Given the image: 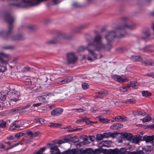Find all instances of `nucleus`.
Returning a JSON list of instances; mask_svg holds the SVG:
<instances>
[{
  "instance_id": "obj_1",
  "label": "nucleus",
  "mask_w": 154,
  "mask_h": 154,
  "mask_svg": "<svg viewBox=\"0 0 154 154\" xmlns=\"http://www.w3.org/2000/svg\"><path fill=\"white\" fill-rule=\"evenodd\" d=\"M135 24L131 25L125 24L116 26L113 30L108 32L105 35V38L107 42H110L114 38H120L124 37L126 33L125 30L128 29L133 30L136 28Z\"/></svg>"
},
{
  "instance_id": "obj_2",
  "label": "nucleus",
  "mask_w": 154,
  "mask_h": 154,
  "mask_svg": "<svg viewBox=\"0 0 154 154\" xmlns=\"http://www.w3.org/2000/svg\"><path fill=\"white\" fill-rule=\"evenodd\" d=\"M5 19L6 21L9 24L8 30L6 32L4 30L0 31V37H2L4 40H7L8 37L11 38L13 41H18L23 39V35L21 34H17L15 35H12L13 28L12 24L14 21L15 19L9 14L5 15Z\"/></svg>"
},
{
  "instance_id": "obj_3",
  "label": "nucleus",
  "mask_w": 154,
  "mask_h": 154,
  "mask_svg": "<svg viewBox=\"0 0 154 154\" xmlns=\"http://www.w3.org/2000/svg\"><path fill=\"white\" fill-rule=\"evenodd\" d=\"M9 57L8 54L0 53V71L1 72H4L6 70V65L8 63Z\"/></svg>"
},
{
  "instance_id": "obj_4",
  "label": "nucleus",
  "mask_w": 154,
  "mask_h": 154,
  "mask_svg": "<svg viewBox=\"0 0 154 154\" xmlns=\"http://www.w3.org/2000/svg\"><path fill=\"white\" fill-rule=\"evenodd\" d=\"M101 39L102 37L100 35H96L93 40L94 43L89 44L88 45V47H94L95 50L100 51V47H103V44L101 42Z\"/></svg>"
},
{
  "instance_id": "obj_5",
  "label": "nucleus",
  "mask_w": 154,
  "mask_h": 154,
  "mask_svg": "<svg viewBox=\"0 0 154 154\" xmlns=\"http://www.w3.org/2000/svg\"><path fill=\"white\" fill-rule=\"evenodd\" d=\"M7 97L11 102H16L20 100L19 98L20 96V92L15 90L10 91L7 94Z\"/></svg>"
},
{
  "instance_id": "obj_6",
  "label": "nucleus",
  "mask_w": 154,
  "mask_h": 154,
  "mask_svg": "<svg viewBox=\"0 0 154 154\" xmlns=\"http://www.w3.org/2000/svg\"><path fill=\"white\" fill-rule=\"evenodd\" d=\"M92 48L91 47L88 46L87 48V50L89 52L87 59L88 60L91 61H93L96 60L98 56L97 54H95L94 51L91 49Z\"/></svg>"
},
{
  "instance_id": "obj_7",
  "label": "nucleus",
  "mask_w": 154,
  "mask_h": 154,
  "mask_svg": "<svg viewBox=\"0 0 154 154\" xmlns=\"http://www.w3.org/2000/svg\"><path fill=\"white\" fill-rule=\"evenodd\" d=\"M77 57L73 52L68 53L66 54V60L68 64H74L77 61Z\"/></svg>"
},
{
  "instance_id": "obj_8",
  "label": "nucleus",
  "mask_w": 154,
  "mask_h": 154,
  "mask_svg": "<svg viewBox=\"0 0 154 154\" xmlns=\"http://www.w3.org/2000/svg\"><path fill=\"white\" fill-rule=\"evenodd\" d=\"M120 137L122 140H127L131 142L133 136L132 134L131 133H128L127 132L121 133L120 134ZM122 140L120 141L119 142H121Z\"/></svg>"
},
{
  "instance_id": "obj_9",
  "label": "nucleus",
  "mask_w": 154,
  "mask_h": 154,
  "mask_svg": "<svg viewBox=\"0 0 154 154\" xmlns=\"http://www.w3.org/2000/svg\"><path fill=\"white\" fill-rule=\"evenodd\" d=\"M140 63L146 66H153L154 65V60L143 58Z\"/></svg>"
},
{
  "instance_id": "obj_10",
  "label": "nucleus",
  "mask_w": 154,
  "mask_h": 154,
  "mask_svg": "<svg viewBox=\"0 0 154 154\" xmlns=\"http://www.w3.org/2000/svg\"><path fill=\"white\" fill-rule=\"evenodd\" d=\"M63 111L62 108L60 107L56 108L51 112V115L54 116H58L61 115Z\"/></svg>"
},
{
  "instance_id": "obj_11",
  "label": "nucleus",
  "mask_w": 154,
  "mask_h": 154,
  "mask_svg": "<svg viewBox=\"0 0 154 154\" xmlns=\"http://www.w3.org/2000/svg\"><path fill=\"white\" fill-rule=\"evenodd\" d=\"M95 98L101 99L108 94V92L106 90H102L96 93Z\"/></svg>"
},
{
  "instance_id": "obj_12",
  "label": "nucleus",
  "mask_w": 154,
  "mask_h": 154,
  "mask_svg": "<svg viewBox=\"0 0 154 154\" xmlns=\"http://www.w3.org/2000/svg\"><path fill=\"white\" fill-rule=\"evenodd\" d=\"M62 154H80L79 149L75 148L68 150L62 152Z\"/></svg>"
},
{
  "instance_id": "obj_13",
  "label": "nucleus",
  "mask_w": 154,
  "mask_h": 154,
  "mask_svg": "<svg viewBox=\"0 0 154 154\" xmlns=\"http://www.w3.org/2000/svg\"><path fill=\"white\" fill-rule=\"evenodd\" d=\"M112 78L116 81L120 83H122L127 81V79L124 78L119 75H115L112 76Z\"/></svg>"
},
{
  "instance_id": "obj_14",
  "label": "nucleus",
  "mask_w": 154,
  "mask_h": 154,
  "mask_svg": "<svg viewBox=\"0 0 154 154\" xmlns=\"http://www.w3.org/2000/svg\"><path fill=\"white\" fill-rule=\"evenodd\" d=\"M142 137L140 135L133 136L131 142L136 144L138 143L140 141H142Z\"/></svg>"
},
{
  "instance_id": "obj_15",
  "label": "nucleus",
  "mask_w": 154,
  "mask_h": 154,
  "mask_svg": "<svg viewBox=\"0 0 154 154\" xmlns=\"http://www.w3.org/2000/svg\"><path fill=\"white\" fill-rule=\"evenodd\" d=\"M63 38V36L62 34H61L60 35H59L54 39L48 42V44H52L57 43L59 42L60 40Z\"/></svg>"
},
{
  "instance_id": "obj_16",
  "label": "nucleus",
  "mask_w": 154,
  "mask_h": 154,
  "mask_svg": "<svg viewBox=\"0 0 154 154\" xmlns=\"http://www.w3.org/2000/svg\"><path fill=\"white\" fill-rule=\"evenodd\" d=\"M79 154H84L85 153L91 154H92L93 149L91 148H87L85 149L82 148L79 149Z\"/></svg>"
},
{
  "instance_id": "obj_17",
  "label": "nucleus",
  "mask_w": 154,
  "mask_h": 154,
  "mask_svg": "<svg viewBox=\"0 0 154 154\" xmlns=\"http://www.w3.org/2000/svg\"><path fill=\"white\" fill-rule=\"evenodd\" d=\"M119 154H136L135 151H127L126 149L123 147L119 149Z\"/></svg>"
},
{
  "instance_id": "obj_18",
  "label": "nucleus",
  "mask_w": 154,
  "mask_h": 154,
  "mask_svg": "<svg viewBox=\"0 0 154 154\" xmlns=\"http://www.w3.org/2000/svg\"><path fill=\"white\" fill-rule=\"evenodd\" d=\"M154 140V135L147 136H144L143 137L142 141H145L146 143H151Z\"/></svg>"
},
{
  "instance_id": "obj_19",
  "label": "nucleus",
  "mask_w": 154,
  "mask_h": 154,
  "mask_svg": "<svg viewBox=\"0 0 154 154\" xmlns=\"http://www.w3.org/2000/svg\"><path fill=\"white\" fill-rule=\"evenodd\" d=\"M154 48V46L153 45H147L145 46L143 48L142 51L144 52H154V50L153 49Z\"/></svg>"
},
{
  "instance_id": "obj_20",
  "label": "nucleus",
  "mask_w": 154,
  "mask_h": 154,
  "mask_svg": "<svg viewBox=\"0 0 154 154\" xmlns=\"http://www.w3.org/2000/svg\"><path fill=\"white\" fill-rule=\"evenodd\" d=\"M20 122L15 121L11 124L10 128L12 129H17L20 128Z\"/></svg>"
},
{
  "instance_id": "obj_21",
  "label": "nucleus",
  "mask_w": 154,
  "mask_h": 154,
  "mask_svg": "<svg viewBox=\"0 0 154 154\" xmlns=\"http://www.w3.org/2000/svg\"><path fill=\"white\" fill-rule=\"evenodd\" d=\"M150 35V32L148 30H146L142 34L141 37L142 39L146 40L147 38Z\"/></svg>"
},
{
  "instance_id": "obj_22",
  "label": "nucleus",
  "mask_w": 154,
  "mask_h": 154,
  "mask_svg": "<svg viewBox=\"0 0 154 154\" xmlns=\"http://www.w3.org/2000/svg\"><path fill=\"white\" fill-rule=\"evenodd\" d=\"M123 125L119 123L114 124L110 126V128L113 130H117L122 128Z\"/></svg>"
},
{
  "instance_id": "obj_23",
  "label": "nucleus",
  "mask_w": 154,
  "mask_h": 154,
  "mask_svg": "<svg viewBox=\"0 0 154 154\" xmlns=\"http://www.w3.org/2000/svg\"><path fill=\"white\" fill-rule=\"evenodd\" d=\"M26 134L31 137H34L38 135L39 133L38 132H32L31 131H28Z\"/></svg>"
},
{
  "instance_id": "obj_24",
  "label": "nucleus",
  "mask_w": 154,
  "mask_h": 154,
  "mask_svg": "<svg viewBox=\"0 0 154 154\" xmlns=\"http://www.w3.org/2000/svg\"><path fill=\"white\" fill-rule=\"evenodd\" d=\"M103 47H101V48H100V51L103 50L105 51H109L111 49L112 47L110 43H108L107 45H105L103 44Z\"/></svg>"
},
{
  "instance_id": "obj_25",
  "label": "nucleus",
  "mask_w": 154,
  "mask_h": 154,
  "mask_svg": "<svg viewBox=\"0 0 154 154\" xmlns=\"http://www.w3.org/2000/svg\"><path fill=\"white\" fill-rule=\"evenodd\" d=\"M139 83L137 81H131L130 82V86L133 88L137 89L138 88Z\"/></svg>"
},
{
  "instance_id": "obj_26",
  "label": "nucleus",
  "mask_w": 154,
  "mask_h": 154,
  "mask_svg": "<svg viewBox=\"0 0 154 154\" xmlns=\"http://www.w3.org/2000/svg\"><path fill=\"white\" fill-rule=\"evenodd\" d=\"M119 149L115 148L107 150V154H119Z\"/></svg>"
},
{
  "instance_id": "obj_27",
  "label": "nucleus",
  "mask_w": 154,
  "mask_h": 154,
  "mask_svg": "<svg viewBox=\"0 0 154 154\" xmlns=\"http://www.w3.org/2000/svg\"><path fill=\"white\" fill-rule=\"evenodd\" d=\"M131 58L134 61H140V62L142 59L140 56L132 55Z\"/></svg>"
},
{
  "instance_id": "obj_28",
  "label": "nucleus",
  "mask_w": 154,
  "mask_h": 154,
  "mask_svg": "<svg viewBox=\"0 0 154 154\" xmlns=\"http://www.w3.org/2000/svg\"><path fill=\"white\" fill-rule=\"evenodd\" d=\"M21 109L20 107H18L11 109L10 112L11 113L15 114L20 112Z\"/></svg>"
},
{
  "instance_id": "obj_29",
  "label": "nucleus",
  "mask_w": 154,
  "mask_h": 154,
  "mask_svg": "<svg viewBox=\"0 0 154 154\" xmlns=\"http://www.w3.org/2000/svg\"><path fill=\"white\" fill-rule=\"evenodd\" d=\"M48 146V147H49V148H50L51 151L52 152H54L53 151L54 150H57V151H58V150H59L57 146L51 144H48V146Z\"/></svg>"
},
{
  "instance_id": "obj_30",
  "label": "nucleus",
  "mask_w": 154,
  "mask_h": 154,
  "mask_svg": "<svg viewBox=\"0 0 154 154\" xmlns=\"http://www.w3.org/2000/svg\"><path fill=\"white\" fill-rule=\"evenodd\" d=\"M115 120H116V121L120 122L126 121L127 120V119L124 116H118L115 117Z\"/></svg>"
},
{
  "instance_id": "obj_31",
  "label": "nucleus",
  "mask_w": 154,
  "mask_h": 154,
  "mask_svg": "<svg viewBox=\"0 0 154 154\" xmlns=\"http://www.w3.org/2000/svg\"><path fill=\"white\" fill-rule=\"evenodd\" d=\"M103 138L102 134H97L96 136V141L98 142H102V140Z\"/></svg>"
},
{
  "instance_id": "obj_32",
  "label": "nucleus",
  "mask_w": 154,
  "mask_h": 154,
  "mask_svg": "<svg viewBox=\"0 0 154 154\" xmlns=\"http://www.w3.org/2000/svg\"><path fill=\"white\" fill-rule=\"evenodd\" d=\"M142 94L143 96L145 97H150L152 95L151 93L147 91H143Z\"/></svg>"
},
{
  "instance_id": "obj_33",
  "label": "nucleus",
  "mask_w": 154,
  "mask_h": 154,
  "mask_svg": "<svg viewBox=\"0 0 154 154\" xmlns=\"http://www.w3.org/2000/svg\"><path fill=\"white\" fill-rule=\"evenodd\" d=\"M136 102V100L133 98L129 99L123 102L124 103L127 104H133Z\"/></svg>"
},
{
  "instance_id": "obj_34",
  "label": "nucleus",
  "mask_w": 154,
  "mask_h": 154,
  "mask_svg": "<svg viewBox=\"0 0 154 154\" xmlns=\"http://www.w3.org/2000/svg\"><path fill=\"white\" fill-rule=\"evenodd\" d=\"M61 124H57L53 123H50L48 125V126L49 127H50L53 128L57 127L60 126Z\"/></svg>"
},
{
  "instance_id": "obj_35",
  "label": "nucleus",
  "mask_w": 154,
  "mask_h": 154,
  "mask_svg": "<svg viewBox=\"0 0 154 154\" xmlns=\"http://www.w3.org/2000/svg\"><path fill=\"white\" fill-rule=\"evenodd\" d=\"M99 121L103 123H108L109 121V120L107 119L104 118H102L101 117H99L98 118Z\"/></svg>"
},
{
  "instance_id": "obj_36",
  "label": "nucleus",
  "mask_w": 154,
  "mask_h": 154,
  "mask_svg": "<svg viewBox=\"0 0 154 154\" xmlns=\"http://www.w3.org/2000/svg\"><path fill=\"white\" fill-rule=\"evenodd\" d=\"M103 152L102 149H93L92 154H100Z\"/></svg>"
},
{
  "instance_id": "obj_37",
  "label": "nucleus",
  "mask_w": 154,
  "mask_h": 154,
  "mask_svg": "<svg viewBox=\"0 0 154 154\" xmlns=\"http://www.w3.org/2000/svg\"><path fill=\"white\" fill-rule=\"evenodd\" d=\"M6 122L3 120L0 121V127L2 128H5L6 126Z\"/></svg>"
},
{
  "instance_id": "obj_38",
  "label": "nucleus",
  "mask_w": 154,
  "mask_h": 154,
  "mask_svg": "<svg viewBox=\"0 0 154 154\" xmlns=\"http://www.w3.org/2000/svg\"><path fill=\"white\" fill-rule=\"evenodd\" d=\"M88 121V119L87 118H83L81 119L77 120L76 122V123L77 124H80L83 122H87Z\"/></svg>"
},
{
  "instance_id": "obj_39",
  "label": "nucleus",
  "mask_w": 154,
  "mask_h": 154,
  "mask_svg": "<svg viewBox=\"0 0 154 154\" xmlns=\"http://www.w3.org/2000/svg\"><path fill=\"white\" fill-rule=\"evenodd\" d=\"M69 140L66 138H64L59 140L58 143L60 144L65 143H67L69 142Z\"/></svg>"
},
{
  "instance_id": "obj_40",
  "label": "nucleus",
  "mask_w": 154,
  "mask_h": 154,
  "mask_svg": "<svg viewBox=\"0 0 154 154\" xmlns=\"http://www.w3.org/2000/svg\"><path fill=\"white\" fill-rule=\"evenodd\" d=\"M84 28L83 26H80L72 30V32L74 33H78L80 32V29H83Z\"/></svg>"
},
{
  "instance_id": "obj_41",
  "label": "nucleus",
  "mask_w": 154,
  "mask_h": 154,
  "mask_svg": "<svg viewBox=\"0 0 154 154\" xmlns=\"http://www.w3.org/2000/svg\"><path fill=\"white\" fill-rule=\"evenodd\" d=\"M6 98V96L5 94L4 93H0V99L2 102L4 101Z\"/></svg>"
},
{
  "instance_id": "obj_42",
  "label": "nucleus",
  "mask_w": 154,
  "mask_h": 154,
  "mask_svg": "<svg viewBox=\"0 0 154 154\" xmlns=\"http://www.w3.org/2000/svg\"><path fill=\"white\" fill-rule=\"evenodd\" d=\"M151 119V117L150 116H147L143 118L142 119L143 122H146L150 121Z\"/></svg>"
},
{
  "instance_id": "obj_43",
  "label": "nucleus",
  "mask_w": 154,
  "mask_h": 154,
  "mask_svg": "<svg viewBox=\"0 0 154 154\" xmlns=\"http://www.w3.org/2000/svg\"><path fill=\"white\" fill-rule=\"evenodd\" d=\"M46 96L44 95L41 96L39 97H38V99L40 101L44 102L46 100Z\"/></svg>"
},
{
  "instance_id": "obj_44",
  "label": "nucleus",
  "mask_w": 154,
  "mask_h": 154,
  "mask_svg": "<svg viewBox=\"0 0 154 154\" xmlns=\"http://www.w3.org/2000/svg\"><path fill=\"white\" fill-rule=\"evenodd\" d=\"M24 82L25 85H31L32 83L31 79L28 78L25 79Z\"/></svg>"
},
{
  "instance_id": "obj_45",
  "label": "nucleus",
  "mask_w": 154,
  "mask_h": 154,
  "mask_svg": "<svg viewBox=\"0 0 154 154\" xmlns=\"http://www.w3.org/2000/svg\"><path fill=\"white\" fill-rule=\"evenodd\" d=\"M46 149V147H42L36 153H37V154H42L43 152Z\"/></svg>"
},
{
  "instance_id": "obj_46",
  "label": "nucleus",
  "mask_w": 154,
  "mask_h": 154,
  "mask_svg": "<svg viewBox=\"0 0 154 154\" xmlns=\"http://www.w3.org/2000/svg\"><path fill=\"white\" fill-rule=\"evenodd\" d=\"M24 134L22 132H19L16 134L14 136V137L17 139H19L20 136H23Z\"/></svg>"
},
{
  "instance_id": "obj_47",
  "label": "nucleus",
  "mask_w": 154,
  "mask_h": 154,
  "mask_svg": "<svg viewBox=\"0 0 154 154\" xmlns=\"http://www.w3.org/2000/svg\"><path fill=\"white\" fill-rule=\"evenodd\" d=\"M82 86L84 90H86L89 88V85L88 83L86 82L83 83L82 84Z\"/></svg>"
},
{
  "instance_id": "obj_48",
  "label": "nucleus",
  "mask_w": 154,
  "mask_h": 154,
  "mask_svg": "<svg viewBox=\"0 0 154 154\" xmlns=\"http://www.w3.org/2000/svg\"><path fill=\"white\" fill-rule=\"evenodd\" d=\"M2 48L6 50H11L14 48V47L12 46H3Z\"/></svg>"
},
{
  "instance_id": "obj_49",
  "label": "nucleus",
  "mask_w": 154,
  "mask_h": 154,
  "mask_svg": "<svg viewBox=\"0 0 154 154\" xmlns=\"http://www.w3.org/2000/svg\"><path fill=\"white\" fill-rule=\"evenodd\" d=\"M81 143H82L83 145H85L89 144L90 142L87 138H85L84 139V141L82 142Z\"/></svg>"
},
{
  "instance_id": "obj_50",
  "label": "nucleus",
  "mask_w": 154,
  "mask_h": 154,
  "mask_svg": "<svg viewBox=\"0 0 154 154\" xmlns=\"http://www.w3.org/2000/svg\"><path fill=\"white\" fill-rule=\"evenodd\" d=\"M88 45L86 48H85L82 46L79 47L77 51L79 52H82V51H83L85 50V49H87V48H88Z\"/></svg>"
},
{
  "instance_id": "obj_51",
  "label": "nucleus",
  "mask_w": 154,
  "mask_h": 154,
  "mask_svg": "<svg viewBox=\"0 0 154 154\" xmlns=\"http://www.w3.org/2000/svg\"><path fill=\"white\" fill-rule=\"evenodd\" d=\"M71 141L72 142L75 143L79 141V139L76 137H75L72 138Z\"/></svg>"
},
{
  "instance_id": "obj_52",
  "label": "nucleus",
  "mask_w": 154,
  "mask_h": 154,
  "mask_svg": "<svg viewBox=\"0 0 154 154\" xmlns=\"http://www.w3.org/2000/svg\"><path fill=\"white\" fill-rule=\"evenodd\" d=\"M102 134L103 138L109 137V132L104 133Z\"/></svg>"
},
{
  "instance_id": "obj_53",
  "label": "nucleus",
  "mask_w": 154,
  "mask_h": 154,
  "mask_svg": "<svg viewBox=\"0 0 154 154\" xmlns=\"http://www.w3.org/2000/svg\"><path fill=\"white\" fill-rule=\"evenodd\" d=\"M119 90L120 91L123 92H127V88L124 87H120Z\"/></svg>"
},
{
  "instance_id": "obj_54",
  "label": "nucleus",
  "mask_w": 154,
  "mask_h": 154,
  "mask_svg": "<svg viewBox=\"0 0 154 154\" xmlns=\"http://www.w3.org/2000/svg\"><path fill=\"white\" fill-rule=\"evenodd\" d=\"M72 109L73 110H76L75 112H82L84 111V109H83L81 108L78 109Z\"/></svg>"
},
{
  "instance_id": "obj_55",
  "label": "nucleus",
  "mask_w": 154,
  "mask_h": 154,
  "mask_svg": "<svg viewBox=\"0 0 154 154\" xmlns=\"http://www.w3.org/2000/svg\"><path fill=\"white\" fill-rule=\"evenodd\" d=\"M69 81L67 79H65L60 81V83L61 84H64L68 82Z\"/></svg>"
},
{
  "instance_id": "obj_56",
  "label": "nucleus",
  "mask_w": 154,
  "mask_h": 154,
  "mask_svg": "<svg viewBox=\"0 0 154 154\" xmlns=\"http://www.w3.org/2000/svg\"><path fill=\"white\" fill-rule=\"evenodd\" d=\"M78 130V129L77 128L73 129L72 128H70L67 130V131L68 132H71L77 131Z\"/></svg>"
},
{
  "instance_id": "obj_57",
  "label": "nucleus",
  "mask_w": 154,
  "mask_h": 154,
  "mask_svg": "<svg viewBox=\"0 0 154 154\" xmlns=\"http://www.w3.org/2000/svg\"><path fill=\"white\" fill-rule=\"evenodd\" d=\"M138 116H144L146 114V113L141 111H138Z\"/></svg>"
},
{
  "instance_id": "obj_58",
  "label": "nucleus",
  "mask_w": 154,
  "mask_h": 154,
  "mask_svg": "<svg viewBox=\"0 0 154 154\" xmlns=\"http://www.w3.org/2000/svg\"><path fill=\"white\" fill-rule=\"evenodd\" d=\"M116 133L109 132V137H112L114 138L116 137Z\"/></svg>"
},
{
  "instance_id": "obj_59",
  "label": "nucleus",
  "mask_w": 154,
  "mask_h": 154,
  "mask_svg": "<svg viewBox=\"0 0 154 154\" xmlns=\"http://www.w3.org/2000/svg\"><path fill=\"white\" fill-rule=\"evenodd\" d=\"M41 104H42V103H35L31 107V108H32L33 106L38 107L39 106H40Z\"/></svg>"
},
{
  "instance_id": "obj_60",
  "label": "nucleus",
  "mask_w": 154,
  "mask_h": 154,
  "mask_svg": "<svg viewBox=\"0 0 154 154\" xmlns=\"http://www.w3.org/2000/svg\"><path fill=\"white\" fill-rule=\"evenodd\" d=\"M30 106V105L29 103L27 104L26 105L22 107V109H25L29 108Z\"/></svg>"
},
{
  "instance_id": "obj_61",
  "label": "nucleus",
  "mask_w": 154,
  "mask_h": 154,
  "mask_svg": "<svg viewBox=\"0 0 154 154\" xmlns=\"http://www.w3.org/2000/svg\"><path fill=\"white\" fill-rule=\"evenodd\" d=\"M20 143H15L14 144H13V145L11 146L9 148V149H11V148H12L18 145H19L20 144Z\"/></svg>"
},
{
  "instance_id": "obj_62",
  "label": "nucleus",
  "mask_w": 154,
  "mask_h": 154,
  "mask_svg": "<svg viewBox=\"0 0 154 154\" xmlns=\"http://www.w3.org/2000/svg\"><path fill=\"white\" fill-rule=\"evenodd\" d=\"M7 139L8 140H13L14 139V137L12 135H10L9 137H7Z\"/></svg>"
},
{
  "instance_id": "obj_63",
  "label": "nucleus",
  "mask_w": 154,
  "mask_h": 154,
  "mask_svg": "<svg viewBox=\"0 0 154 154\" xmlns=\"http://www.w3.org/2000/svg\"><path fill=\"white\" fill-rule=\"evenodd\" d=\"M30 69V68L28 66H26L24 68V71H28Z\"/></svg>"
},
{
  "instance_id": "obj_64",
  "label": "nucleus",
  "mask_w": 154,
  "mask_h": 154,
  "mask_svg": "<svg viewBox=\"0 0 154 154\" xmlns=\"http://www.w3.org/2000/svg\"><path fill=\"white\" fill-rule=\"evenodd\" d=\"M27 28L30 29H35L34 26L32 25H30L27 26Z\"/></svg>"
}]
</instances>
